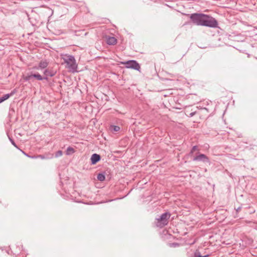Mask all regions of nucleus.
I'll list each match as a JSON object with an SVG mask.
<instances>
[{
    "mask_svg": "<svg viewBox=\"0 0 257 257\" xmlns=\"http://www.w3.org/2000/svg\"><path fill=\"white\" fill-rule=\"evenodd\" d=\"M193 161H197V162H202L205 163H207L208 164H210V161L209 158L204 154H200V153H198L196 156H195L193 159Z\"/></svg>",
    "mask_w": 257,
    "mask_h": 257,
    "instance_id": "39448f33",
    "label": "nucleus"
},
{
    "mask_svg": "<svg viewBox=\"0 0 257 257\" xmlns=\"http://www.w3.org/2000/svg\"><path fill=\"white\" fill-rule=\"evenodd\" d=\"M197 150L198 151V147L197 146H194L192 147L190 154H192L194 153V152H195V151H197Z\"/></svg>",
    "mask_w": 257,
    "mask_h": 257,
    "instance_id": "2eb2a0df",
    "label": "nucleus"
},
{
    "mask_svg": "<svg viewBox=\"0 0 257 257\" xmlns=\"http://www.w3.org/2000/svg\"><path fill=\"white\" fill-rule=\"evenodd\" d=\"M13 94L14 92H12L10 93L6 94L0 97V103L9 98Z\"/></svg>",
    "mask_w": 257,
    "mask_h": 257,
    "instance_id": "1a4fd4ad",
    "label": "nucleus"
},
{
    "mask_svg": "<svg viewBox=\"0 0 257 257\" xmlns=\"http://www.w3.org/2000/svg\"><path fill=\"white\" fill-rule=\"evenodd\" d=\"M241 207H238L236 209V211L237 212H239L240 210H241Z\"/></svg>",
    "mask_w": 257,
    "mask_h": 257,
    "instance_id": "4be33fe9",
    "label": "nucleus"
},
{
    "mask_svg": "<svg viewBox=\"0 0 257 257\" xmlns=\"http://www.w3.org/2000/svg\"><path fill=\"white\" fill-rule=\"evenodd\" d=\"M73 153H74V150L73 148L69 147L67 149V151H66L67 155H69L71 154H73Z\"/></svg>",
    "mask_w": 257,
    "mask_h": 257,
    "instance_id": "4468645a",
    "label": "nucleus"
},
{
    "mask_svg": "<svg viewBox=\"0 0 257 257\" xmlns=\"http://www.w3.org/2000/svg\"><path fill=\"white\" fill-rule=\"evenodd\" d=\"M62 58L64 62L67 64L68 68L73 71L76 70L77 65L73 56L65 54L63 55Z\"/></svg>",
    "mask_w": 257,
    "mask_h": 257,
    "instance_id": "f03ea898",
    "label": "nucleus"
},
{
    "mask_svg": "<svg viewBox=\"0 0 257 257\" xmlns=\"http://www.w3.org/2000/svg\"><path fill=\"white\" fill-rule=\"evenodd\" d=\"M33 78H35L38 80H42L43 79H47V77L43 78L39 73L31 74L27 76L28 80H31Z\"/></svg>",
    "mask_w": 257,
    "mask_h": 257,
    "instance_id": "0eeeda50",
    "label": "nucleus"
},
{
    "mask_svg": "<svg viewBox=\"0 0 257 257\" xmlns=\"http://www.w3.org/2000/svg\"><path fill=\"white\" fill-rule=\"evenodd\" d=\"M44 75L46 76L45 77H47L48 76L52 77L55 75V73L52 71L49 70L48 69H46L44 71Z\"/></svg>",
    "mask_w": 257,
    "mask_h": 257,
    "instance_id": "9d476101",
    "label": "nucleus"
},
{
    "mask_svg": "<svg viewBox=\"0 0 257 257\" xmlns=\"http://www.w3.org/2000/svg\"><path fill=\"white\" fill-rule=\"evenodd\" d=\"M101 157L99 155L97 154H93L90 158L91 163L92 165L96 164L100 160Z\"/></svg>",
    "mask_w": 257,
    "mask_h": 257,
    "instance_id": "423d86ee",
    "label": "nucleus"
},
{
    "mask_svg": "<svg viewBox=\"0 0 257 257\" xmlns=\"http://www.w3.org/2000/svg\"><path fill=\"white\" fill-rule=\"evenodd\" d=\"M114 127V131H115V132H117L119 130L120 128L119 126H113Z\"/></svg>",
    "mask_w": 257,
    "mask_h": 257,
    "instance_id": "a211bd4d",
    "label": "nucleus"
},
{
    "mask_svg": "<svg viewBox=\"0 0 257 257\" xmlns=\"http://www.w3.org/2000/svg\"><path fill=\"white\" fill-rule=\"evenodd\" d=\"M195 112L190 113L189 114L190 116H193L195 114Z\"/></svg>",
    "mask_w": 257,
    "mask_h": 257,
    "instance_id": "412c9836",
    "label": "nucleus"
},
{
    "mask_svg": "<svg viewBox=\"0 0 257 257\" xmlns=\"http://www.w3.org/2000/svg\"><path fill=\"white\" fill-rule=\"evenodd\" d=\"M106 43L109 45H114L117 43V39L113 37L106 38Z\"/></svg>",
    "mask_w": 257,
    "mask_h": 257,
    "instance_id": "6e6552de",
    "label": "nucleus"
},
{
    "mask_svg": "<svg viewBox=\"0 0 257 257\" xmlns=\"http://www.w3.org/2000/svg\"><path fill=\"white\" fill-rule=\"evenodd\" d=\"M170 216L171 214L168 212L163 213L159 218L156 219V226L160 228H162L166 225L168 223V219Z\"/></svg>",
    "mask_w": 257,
    "mask_h": 257,
    "instance_id": "7ed1b4c3",
    "label": "nucleus"
},
{
    "mask_svg": "<svg viewBox=\"0 0 257 257\" xmlns=\"http://www.w3.org/2000/svg\"><path fill=\"white\" fill-rule=\"evenodd\" d=\"M28 17H29V20H30V22L32 23H33L34 22L32 21V18L29 17V16L28 15Z\"/></svg>",
    "mask_w": 257,
    "mask_h": 257,
    "instance_id": "aec40b11",
    "label": "nucleus"
},
{
    "mask_svg": "<svg viewBox=\"0 0 257 257\" xmlns=\"http://www.w3.org/2000/svg\"><path fill=\"white\" fill-rule=\"evenodd\" d=\"M39 157H40V158H41V159H44V158H45V157H44V156H42V155H40V156H39Z\"/></svg>",
    "mask_w": 257,
    "mask_h": 257,
    "instance_id": "5701e85b",
    "label": "nucleus"
},
{
    "mask_svg": "<svg viewBox=\"0 0 257 257\" xmlns=\"http://www.w3.org/2000/svg\"><path fill=\"white\" fill-rule=\"evenodd\" d=\"M62 152L61 151H58L56 152L55 156L56 157H58L62 156Z\"/></svg>",
    "mask_w": 257,
    "mask_h": 257,
    "instance_id": "dca6fc26",
    "label": "nucleus"
},
{
    "mask_svg": "<svg viewBox=\"0 0 257 257\" xmlns=\"http://www.w3.org/2000/svg\"><path fill=\"white\" fill-rule=\"evenodd\" d=\"M178 245H179L178 243H172L171 246H174V247H176V246H177Z\"/></svg>",
    "mask_w": 257,
    "mask_h": 257,
    "instance_id": "6ab92c4d",
    "label": "nucleus"
},
{
    "mask_svg": "<svg viewBox=\"0 0 257 257\" xmlns=\"http://www.w3.org/2000/svg\"><path fill=\"white\" fill-rule=\"evenodd\" d=\"M209 254H205L204 255H202L200 254V252L198 250H196L194 252V257H208L209 256Z\"/></svg>",
    "mask_w": 257,
    "mask_h": 257,
    "instance_id": "ddd939ff",
    "label": "nucleus"
},
{
    "mask_svg": "<svg viewBox=\"0 0 257 257\" xmlns=\"http://www.w3.org/2000/svg\"><path fill=\"white\" fill-rule=\"evenodd\" d=\"M122 63L125 64L127 68H132L138 71H140L141 69L140 64L136 60H129Z\"/></svg>",
    "mask_w": 257,
    "mask_h": 257,
    "instance_id": "20e7f679",
    "label": "nucleus"
},
{
    "mask_svg": "<svg viewBox=\"0 0 257 257\" xmlns=\"http://www.w3.org/2000/svg\"><path fill=\"white\" fill-rule=\"evenodd\" d=\"M9 139L11 141L12 144L15 146L16 147V144L15 143V141L12 139L10 137H9Z\"/></svg>",
    "mask_w": 257,
    "mask_h": 257,
    "instance_id": "f3484780",
    "label": "nucleus"
},
{
    "mask_svg": "<svg viewBox=\"0 0 257 257\" xmlns=\"http://www.w3.org/2000/svg\"><path fill=\"white\" fill-rule=\"evenodd\" d=\"M191 22L197 26H205L209 28L218 27L217 21L212 16L202 13H193L190 15Z\"/></svg>",
    "mask_w": 257,
    "mask_h": 257,
    "instance_id": "f257e3e1",
    "label": "nucleus"
},
{
    "mask_svg": "<svg viewBox=\"0 0 257 257\" xmlns=\"http://www.w3.org/2000/svg\"><path fill=\"white\" fill-rule=\"evenodd\" d=\"M48 63L46 61H41L39 64V67L41 69L45 68L47 67Z\"/></svg>",
    "mask_w": 257,
    "mask_h": 257,
    "instance_id": "9b49d317",
    "label": "nucleus"
},
{
    "mask_svg": "<svg viewBox=\"0 0 257 257\" xmlns=\"http://www.w3.org/2000/svg\"><path fill=\"white\" fill-rule=\"evenodd\" d=\"M97 179L100 181H103L105 179V175L103 173H99L97 176Z\"/></svg>",
    "mask_w": 257,
    "mask_h": 257,
    "instance_id": "f8f14e48",
    "label": "nucleus"
},
{
    "mask_svg": "<svg viewBox=\"0 0 257 257\" xmlns=\"http://www.w3.org/2000/svg\"><path fill=\"white\" fill-rule=\"evenodd\" d=\"M20 151L21 152H22V153H24V152H23V151H22V150L20 149Z\"/></svg>",
    "mask_w": 257,
    "mask_h": 257,
    "instance_id": "b1692460",
    "label": "nucleus"
}]
</instances>
